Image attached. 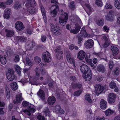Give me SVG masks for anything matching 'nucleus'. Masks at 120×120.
I'll return each instance as SVG.
<instances>
[{"label":"nucleus","instance_id":"nucleus-1","mask_svg":"<svg viewBox=\"0 0 120 120\" xmlns=\"http://www.w3.org/2000/svg\"><path fill=\"white\" fill-rule=\"evenodd\" d=\"M36 3L34 0H28L25 4V6L27 8L28 12L30 14H33L34 13L35 9L33 6H35Z\"/></svg>","mask_w":120,"mask_h":120},{"label":"nucleus","instance_id":"nucleus-2","mask_svg":"<svg viewBox=\"0 0 120 120\" xmlns=\"http://www.w3.org/2000/svg\"><path fill=\"white\" fill-rule=\"evenodd\" d=\"M61 14L59 19L60 23L63 26L65 25L68 19V15L66 13L64 12L63 10H61Z\"/></svg>","mask_w":120,"mask_h":120},{"label":"nucleus","instance_id":"nucleus-3","mask_svg":"<svg viewBox=\"0 0 120 120\" xmlns=\"http://www.w3.org/2000/svg\"><path fill=\"white\" fill-rule=\"evenodd\" d=\"M35 75L33 79L31 78V79L29 78L30 82H31V84L32 85H36V82L39 79V77H40L39 71H40L39 68L37 67L35 69Z\"/></svg>","mask_w":120,"mask_h":120},{"label":"nucleus","instance_id":"nucleus-4","mask_svg":"<svg viewBox=\"0 0 120 120\" xmlns=\"http://www.w3.org/2000/svg\"><path fill=\"white\" fill-rule=\"evenodd\" d=\"M77 23L75 25V29H72L70 30L71 33L74 34H76L78 33L81 28L80 25H82V23L79 19L78 18L77 19Z\"/></svg>","mask_w":120,"mask_h":120},{"label":"nucleus","instance_id":"nucleus-5","mask_svg":"<svg viewBox=\"0 0 120 120\" xmlns=\"http://www.w3.org/2000/svg\"><path fill=\"white\" fill-rule=\"evenodd\" d=\"M51 30L52 34L55 36H58L60 35L61 32V30L57 28L55 25L53 24H51Z\"/></svg>","mask_w":120,"mask_h":120},{"label":"nucleus","instance_id":"nucleus-6","mask_svg":"<svg viewBox=\"0 0 120 120\" xmlns=\"http://www.w3.org/2000/svg\"><path fill=\"white\" fill-rule=\"evenodd\" d=\"M42 59L45 62H50L51 59L50 55L48 51L44 52L42 56Z\"/></svg>","mask_w":120,"mask_h":120},{"label":"nucleus","instance_id":"nucleus-7","mask_svg":"<svg viewBox=\"0 0 120 120\" xmlns=\"http://www.w3.org/2000/svg\"><path fill=\"white\" fill-rule=\"evenodd\" d=\"M51 9H53L50 11V13L52 17H55L57 14V12L59 11V8L56 5H52L51 8Z\"/></svg>","mask_w":120,"mask_h":120},{"label":"nucleus","instance_id":"nucleus-8","mask_svg":"<svg viewBox=\"0 0 120 120\" xmlns=\"http://www.w3.org/2000/svg\"><path fill=\"white\" fill-rule=\"evenodd\" d=\"M80 68L81 72L83 74L87 73L88 72L91 71L88 66L85 64L81 65L80 66Z\"/></svg>","mask_w":120,"mask_h":120},{"label":"nucleus","instance_id":"nucleus-9","mask_svg":"<svg viewBox=\"0 0 120 120\" xmlns=\"http://www.w3.org/2000/svg\"><path fill=\"white\" fill-rule=\"evenodd\" d=\"M67 59L68 62L72 64L74 67H75V64L74 59L72 57L71 53H70L67 54Z\"/></svg>","mask_w":120,"mask_h":120},{"label":"nucleus","instance_id":"nucleus-10","mask_svg":"<svg viewBox=\"0 0 120 120\" xmlns=\"http://www.w3.org/2000/svg\"><path fill=\"white\" fill-rule=\"evenodd\" d=\"M95 88L94 92L98 95L102 92L104 89V87L103 86H102L99 84L95 85Z\"/></svg>","mask_w":120,"mask_h":120},{"label":"nucleus","instance_id":"nucleus-11","mask_svg":"<svg viewBox=\"0 0 120 120\" xmlns=\"http://www.w3.org/2000/svg\"><path fill=\"white\" fill-rule=\"evenodd\" d=\"M116 95L113 93H109L108 95V100L110 103H112L115 101V99L116 98Z\"/></svg>","mask_w":120,"mask_h":120},{"label":"nucleus","instance_id":"nucleus-12","mask_svg":"<svg viewBox=\"0 0 120 120\" xmlns=\"http://www.w3.org/2000/svg\"><path fill=\"white\" fill-rule=\"evenodd\" d=\"M55 51L56 53V56L58 59H60L62 58L63 53L60 47H57Z\"/></svg>","mask_w":120,"mask_h":120},{"label":"nucleus","instance_id":"nucleus-13","mask_svg":"<svg viewBox=\"0 0 120 120\" xmlns=\"http://www.w3.org/2000/svg\"><path fill=\"white\" fill-rule=\"evenodd\" d=\"M21 94L20 91H19V93L16 96V99L14 100V103L15 104H17L20 103L23 100L21 96Z\"/></svg>","mask_w":120,"mask_h":120},{"label":"nucleus","instance_id":"nucleus-14","mask_svg":"<svg viewBox=\"0 0 120 120\" xmlns=\"http://www.w3.org/2000/svg\"><path fill=\"white\" fill-rule=\"evenodd\" d=\"M7 79L9 80L12 81L15 78V76L13 72L10 70L8 71L6 73Z\"/></svg>","mask_w":120,"mask_h":120},{"label":"nucleus","instance_id":"nucleus-15","mask_svg":"<svg viewBox=\"0 0 120 120\" xmlns=\"http://www.w3.org/2000/svg\"><path fill=\"white\" fill-rule=\"evenodd\" d=\"M94 44V42L91 39H89L86 41L85 43V46L87 49L91 48Z\"/></svg>","mask_w":120,"mask_h":120},{"label":"nucleus","instance_id":"nucleus-16","mask_svg":"<svg viewBox=\"0 0 120 120\" xmlns=\"http://www.w3.org/2000/svg\"><path fill=\"white\" fill-rule=\"evenodd\" d=\"M15 27L19 30H22L25 28L22 23L20 21L17 22L15 23Z\"/></svg>","mask_w":120,"mask_h":120},{"label":"nucleus","instance_id":"nucleus-17","mask_svg":"<svg viewBox=\"0 0 120 120\" xmlns=\"http://www.w3.org/2000/svg\"><path fill=\"white\" fill-rule=\"evenodd\" d=\"M35 111V109L31 106H29L27 109H26L24 111L25 113L29 116L31 115V112H34Z\"/></svg>","mask_w":120,"mask_h":120},{"label":"nucleus","instance_id":"nucleus-18","mask_svg":"<svg viewBox=\"0 0 120 120\" xmlns=\"http://www.w3.org/2000/svg\"><path fill=\"white\" fill-rule=\"evenodd\" d=\"M113 13V11H109V14L105 16V19L106 20L110 21H112L114 20V17L112 15Z\"/></svg>","mask_w":120,"mask_h":120},{"label":"nucleus","instance_id":"nucleus-19","mask_svg":"<svg viewBox=\"0 0 120 120\" xmlns=\"http://www.w3.org/2000/svg\"><path fill=\"white\" fill-rule=\"evenodd\" d=\"M82 76L86 81H90L91 79L92 76L91 71L88 72L87 73L83 74Z\"/></svg>","mask_w":120,"mask_h":120},{"label":"nucleus","instance_id":"nucleus-20","mask_svg":"<svg viewBox=\"0 0 120 120\" xmlns=\"http://www.w3.org/2000/svg\"><path fill=\"white\" fill-rule=\"evenodd\" d=\"M85 53L82 50L79 51L77 55V58L80 60L83 59L85 56Z\"/></svg>","mask_w":120,"mask_h":120},{"label":"nucleus","instance_id":"nucleus-21","mask_svg":"<svg viewBox=\"0 0 120 120\" xmlns=\"http://www.w3.org/2000/svg\"><path fill=\"white\" fill-rule=\"evenodd\" d=\"M84 28H82L80 31V34L81 35L85 37H89L90 36V34H87L86 31L85 30Z\"/></svg>","mask_w":120,"mask_h":120},{"label":"nucleus","instance_id":"nucleus-22","mask_svg":"<svg viewBox=\"0 0 120 120\" xmlns=\"http://www.w3.org/2000/svg\"><path fill=\"white\" fill-rule=\"evenodd\" d=\"M111 49L112 51L113 55L114 56H116L119 52L118 49L115 45L111 46Z\"/></svg>","mask_w":120,"mask_h":120},{"label":"nucleus","instance_id":"nucleus-23","mask_svg":"<svg viewBox=\"0 0 120 120\" xmlns=\"http://www.w3.org/2000/svg\"><path fill=\"white\" fill-rule=\"evenodd\" d=\"M107 102L103 99H101L100 102V107L102 109H105L107 107Z\"/></svg>","mask_w":120,"mask_h":120},{"label":"nucleus","instance_id":"nucleus-24","mask_svg":"<svg viewBox=\"0 0 120 120\" xmlns=\"http://www.w3.org/2000/svg\"><path fill=\"white\" fill-rule=\"evenodd\" d=\"M102 38L105 42V43L103 45V46L105 48L107 47L109 45V38H107L106 36L105 35H103L102 36Z\"/></svg>","mask_w":120,"mask_h":120},{"label":"nucleus","instance_id":"nucleus-25","mask_svg":"<svg viewBox=\"0 0 120 120\" xmlns=\"http://www.w3.org/2000/svg\"><path fill=\"white\" fill-rule=\"evenodd\" d=\"M56 101V99L53 96L49 97L48 100V103L50 105H52L54 104Z\"/></svg>","mask_w":120,"mask_h":120},{"label":"nucleus","instance_id":"nucleus-26","mask_svg":"<svg viewBox=\"0 0 120 120\" xmlns=\"http://www.w3.org/2000/svg\"><path fill=\"white\" fill-rule=\"evenodd\" d=\"M10 85L11 88L13 90H15L18 88L17 84L15 82H11L10 83Z\"/></svg>","mask_w":120,"mask_h":120},{"label":"nucleus","instance_id":"nucleus-27","mask_svg":"<svg viewBox=\"0 0 120 120\" xmlns=\"http://www.w3.org/2000/svg\"><path fill=\"white\" fill-rule=\"evenodd\" d=\"M97 70L99 72L104 73L105 71V69L103 66L102 65H100L97 66Z\"/></svg>","mask_w":120,"mask_h":120},{"label":"nucleus","instance_id":"nucleus-28","mask_svg":"<svg viewBox=\"0 0 120 120\" xmlns=\"http://www.w3.org/2000/svg\"><path fill=\"white\" fill-rule=\"evenodd\" d=\"M40 8L44 20L45 22H46V18L45 9L42 6H40Z\"/></svg>","mask_w":120,"mask_h":120},{"label":"nucleus","instance_id":"nucleus-29","mask_svg":"<svg viewBox=\"0 0 120 120\" xmlns=\"http://www.w3.org/2000/svg\"><path fill=\"white\" fill-rule=\"evenodd\" d=\"M84 6L86 7V12L88 15H90L92 12V10L91 9L89 5L88 4H84Z\"/></svg>","mask_w":120,"mask_h":120},{"label":"nucleus","instance_id":"nucleus-30","mask_svg":"<svg viewBox=\"0 0 120 120\" xmlns=\"http://www.w3.org/2000/svg\"><path fill=\"white\" fill-rule=\"evenodd\" d=\"M37 94L41 99H45V94L42 90H40L39 92L37 93Z\"/></svg>","mask_w":120,"mask_h":120},{"label":"nucleus","instance_id":"nucleus-31","mask_svg":"<svg viewBox=\"0 0 120 120\" xmlns=\"http://www.w3.org/2000/svg\"><path fill=\"white\" fill-rule=\"evenodd\" d=\"M5 31L6 32V36L8 37L12 36L14 34V32L13 31H10L8 30H5Z\"/></svg>","mask_w":120,"mask_h":120},{"label":"nucleus","instance_id":"nucleus-32","mask_svg":"<svg viewBox=\"0 0 120 120\" xmlns=\"http://www.w3.org/2000/svg\"><path fill=\"white\" fill-rule=\"evenodd\" d=\"M104 20L103 19H101L98 20L97 24L99 26H103L104 24Z\"/></svg>","mask_w":120,"mask_h":120},{"label":"nucleus","instance_id":"nucleus-33","mask_svg":"<svg viewBox=\"0 0 120 120\" xmlns=\"http://www.w3.org/2000/svg\"><path fill=\"white\" fill-rule=\"evenodd\" d=\"M85 99L86 101L89 102H91L92 100L91 99L90 95L89 94H87L85 96Z\"/></svg>","mask_w":120,"mask_h":120},{"label":"nucleus","instance_id":"nucleus-34","mask_svg":"<svg viewBox=\"0 0 120 120\" xmlns=\"http://www.w3.org/2000/svg\"><path fill=\"white\" fill-rule=\"evenodd\" d=\"M114 111L110 109H109L106 110L105 111V114L106 116H109L112 114L113 113Z\"/></svg>","mask_w":120,"mask_h":120},{"label":"nucleus","instance_id":"nucleus-35","mask_svg":"<svg viewBox=\"0 0 120 120\" xmlns=\"http://www.w3.org/2000/svg\"><path fill=\"white\" fill-rule=\"evenodd\" d=\"M15 69L17 73L19 74L21 72V70L20 67L18 65H15Z\"/></svg>","mask_w":120,"mask_h":120},{"label":"nucleus","instance_id":"nucleus-36","mask_svg":"<svg viewBox=\"0 0 120 120\" xmlns=\"http://www.w3.org/2000/svg\"><path fill=\"white\" fill-rule=\"evenodd\" d=\"M95 4L99 7H101L103 5V3L101 0H96Z\"/></svg>","mask_w":120,"mask_h":120},{"label":"nucleus","instance_id":"nucleus-37","mask_svg":"<svg viewBox=\"0 0 120 120\" xmlns=\"http://www.w3.org/2000/svg\"><path fill=\"white\" fill-rule=\"evenodd\" d=\"M114 5L118 9H120V4L118 0H115Z\"/></svg>","mask_w":120,"mask_h":120},{"label":"nucleus","instance_id":"nucleus-38","mask_svg":"<svg viewBox=\"0 0 120 120\" xmlns=\"http://www.w3.org/2000/svg\"><path fill=\"white\" fill-rule=\"evenodd\" d=\"M6 94L7 98L9 99L10 97V94L9 90L8 87H6Z\"/></svg>","mask_w":120,"mask_h":120},{"label":"nucleus","instance_id":"nucleus-39","mask_svg":"<svg viewBox=\"0 0 120 120\" xmlns=\"http://www.w3.org/2000/svg\"><path fill=\"white\" fill-rule=\"evenodd\" d=\"M60 108V106L57 105H56L53 110V111L54 112H55L56 113H58L59 112V111Z\"/></svg>","mask_w":120,"mask_h":120},{"label":"nucleus","instance_id":"nucleus-40","mask_svg":"<svg viewBox=\"0 0 120 120\" xmlns=\"http://www.w3.org/2000/svg\"><path fill=\"white\" fill-rule=\"evenodd\" d=\"M17 39L19 41L22 42L25 41L26 40V39L25 38L22 36L17 37Z\"/></svg>","mask_w":120,"mask_h":120},{"label":"nucleus","instance_id":"nucleus-41","mask_svg":"<svg viewBox=\"0 0 120 120\" xmlns=\"http://www.w3.org/2000/svg\"><path fill=\"white\" fill-rule=\"evenodd\" d=\"M0 61L1 63L4 64H5L6 63L7 61L6 58L3 56L0 57Z\"/></svg>","mask_w":120,"mask_h":120},{"label":"nucleus","instance_id":"nucleus-42","mask_svg":"<svg viewBox=\"0 0 120 120\" xmlns=\"http://www.w3.org/2000/svg\"><path fill=\"white\" fill-rule=\"evenodd\" d=\"M34 60L35 62L37 64H39L40 62L41 61V58L38 57L36 56L34 57Z\"/></svg>","mask_w":120,"mask_h":120},{"label":"nucleus","instance_id":"nucleus-43","mask_svg":"<svg viewBox=\"0 0 120 120\" xmlns=\"http://www.w3.org/2000/svg\"><path fill=\"white\" fill-rule=\"evenodd\" d=\"M82 92V90H80L78 91H76L74 92V96H79Z\"/></svg>","mask_w":120,"mask_h":120},{"label":"nucleus","instance_id":"nucleus-44","mask_svg":"<svg viewBox=\"0 0 120 120\" xmlns=\"http://www.w3.org/2000/svg\"><path fill=\"white\" fill-rule=\"evenodd\" d=\"M116 86V83L113 82H111L109 84L110 88L112 89L115 88Z\"/></svg>","mask_w":120,"mask_h":120},{"label":"nucleus","instance_id":"nucleus-45","mask_svg":"<svg viewBox=\"0 0 120 120\" xmlns=\"http://www.w3.org/2000/svg\"><path fill=\"white\" fill-rule=\"evenodd\" d=\"M113 6L109 3H107L105 5V8L106 9H112Z\"/></svg>","mask_w":120,"mask_h":120},{"label":"nucleus","instance_id":"nucleus-46","mask_svg":"<svg viewBox=\"0 0 120 120\" xmlns=\"http://www.w3.org/2000/svg\"><path fill=\"white\" fill-rule=\"evenodd\" d=\"M44 112L45 113V115L46 116H49V115L50 113V112L49 111V109L47 108H46V109H45L44 111Z\"/></svg>","mask_w":120,"mask_h":120},{"label":"nucleus","instance_id":"nucleus-47","mask_svg":"<svg viewBox=\"0 0 120 120\" xmlns=\"http://www.w3.org/2000/svg\"><path fill=\"white\" fill-rule=\"evenodd\" d=\"M120 69L118 68H116L114 70V74L116 75H118L119 74Z\"/></svg>","mask_w":120,"mask_h":120},{"label":"nucleus","instance_id":"nucleus-48","mask_svg":"<svg viewBox=\"0 0 120 120\" xmlns=\"http://www.w3.org/2000/svg\"><path fill=\"white\" fill-rule=\"evenodd\" d=\"M103 30L104 32H108L109 30V28L108 26H104L103 27Z\"/></svg>","mask_w":120,"mask_h":120},{"label":"nucleus","instance_id":"nucleus-49","mask_svg":"<svg viewBox=\"0 0 120 120\" xmlns=\"http://www.w3.org/2000/svg\"><path fill=\"white\" fill-rule=\"evenodd\" d=\"M22 104L23 106L24 107H27L28 108L29 106H30L29 105V103L26 101H23L22 103Z\"/></svg>","mask_w":120,"mask_h":120},{"label":"nucleus","instance_id":"nucleus-50","mask_svg":"<svg viewBox=\"0 0 120 120\" xmlns=\"http://www.w3.org/2000/svg\"><path fill=\"white\" fill-rule=\"evenodd\" d=\"M74 1H71L69 4V7L71 9L74 8L75 7V5L74 4Z\"/></svg>","mask_w":120,"mask_h":120},{"label":"nucleus","instance_id":"nucleus-51","mask_svg":"<svg viewBox=\"0 0 120 120\" xmlns=\"http://www.w3.org/2000/svg\"><path fill=\"white\" fill-rule=\"evenodd\" d=\"M20 60L19 56L18 55H16L15 56V59L14 61L16 62H17Z\"/></svg>","mask_w":120,"mask_h":120},{"label":"nucleus","instance_id":"nucleus-52","mask_svg":"<svg viewBox=\"0 0 120 120\" xmlns=\"http://www.w3.org/2000/svg\"><path fill=\"white\" fill-rule=\"evenodd\" d=\"M11 12V9L8 8L6 9L4 11V13H7L10 14Z\"/></svg>","mask_w":120,"mask_h":120},{"label":"nucleus","instance_id":"nucleus-53","mask_svg":"<svg viewBox=\"0 0 120 120\" xmlns=\"http://www.w3.org/2000/svg\"><path fill=\"white\" fill-rule=\"evenodd\" d=\"M26 64L27 65L30 66L32 64V62L29 58H26Z\"/></svg>","mask_w":120,"mask_h":120},{"label":"nucleus","instance_id":"nucleus-54","mask_svg":"<svg viewBox=\"0 0 120 120\" xmlns=\"http://www.w3.org/2000/svg\"><path fill=\"white\" fill-rule=\"evenodd\" d=\"M82 85L80 84H75L73 85V88H77V87L78 88H80L81 87Z\"/></svg>","mask_w":120,"mask_h":120},{"label":"nucleus","instance_id":"nucleus-55","mask_svg":"<svg viewBox=\"0 0 120 120\" xmlns=\"http://www.w3.org/2000/svg\"><path fill=\"white\" fill-rule=\"evenodd\" d=\"M85 60L86 62L89 64H90L92 62V60L90 59L89 58H87V57H85Z\"/></svg>","mask_w":120,"mask_h":120},{"label":"nucleus","instance_id":"nucleus-56","mask_svg":"<svg viewBox=\"0 0 120 120\" xmlns=\"http://www.w3.org/2000/svg\"><path fill=\"white\" fill-rule=\"evenodd\" d=\"M13 1V0H7L5 3L7 5H10L12 4Z\"/></svg>","mask_w":120,"mask_h":120},{"label":"nucleus","instance_id":"nucleus-57","mask_svg":"<svg viewBox=\"0 0 120 120\" xmlns=\"http://www.w3.org/2000/svg\"><path fill=\"white\" fill-rule=\"evenodd\" d=\"M6 7L5 4L3 2H0V8L4 9Z\"/></svg>","mask_w":120,"mask_h":120},{"label":"nucleus","instance_id":"nucleus-58","mask_svg":"<svg viewBox=\"0 0 120 120\" xmlns=\"http://www.w3.org/2000/svg\"><path fill=\"white\" fill-rule=\"evenodd\" d=\"M37 118L38 120H45L44 117L40 115L38 116Z\"/></svg>","mask_w":120,"mask_h":120},{"label":"nucleus","instance_id":"nucleus-59","mask_svg":"<svg viewBox=\"0 0 120 120\" xmlns=\"http://www.w3.org/2000/svg\"><path fill=\"white\" fill-rule=\"evenodd\" d=\"M109 67L111 69H112L113 67V63L112 61H110L109 63Z\"/></svg>","mask_w":120,"mask_h":120},{"label":"nucleus","instance_id":"nucleus-60","mask_svg":"<svg viewBox=\"0 0 120 120\" xmlns=\"http://www.w3.org/2000/svg\"><path fill=\"white\" fill-rule=\"evenodd\" d=\"M20 6V4L18 3H17L15 4L14 7L15 9H16L19 8Z\"/></svg>","mask_w":120,"mask_h":120},{"label":"nucleus","instance_id":"nucleus-61","mask_svg":"<svg viewBox=\"0 0 120 120\" xmlns=\"http://www.w3.org/2000/svg\"><path fill=\"white\" fill-rule=\"evenodd\" d=\"M10 15L7 13H4V17L6 19L9 18L10 17Z\"/></svg>","mask_w":120,"mask_h":120},{"label":"nucleus","instance_id":"nucleus-62","mask_svg":"<svg viewBox=\"0 0 120 120\" xmlns=\"http://www.w3.org/2000/svg\"><path fill=\"white\" fill-rule=\"evenodd\" d=\"M96 79L97 80L101 81L102 80V78L101 76H98L96 77Z\"/></svg>","mask_w":120,"mask_h":120},{"label":"nucleus","instance_id":"nucleus-63","mask_svg":"<svg viewBox=\"0 0 120 120\" xmlns=\"http://www.w3.org/2000/svg\"><path fill=\"white\" fill-rule=\"evenodd\" d=\"M46 39V37L44 36H41V40L42 42L45 41Z\"/></svg>","mask_w":120,"mask_h":120},{"label":"nucleus","instance_id":"nucleus-64","mask_svg":"<svg viewBox=\"0 0 120 120\" xmlns=\"http://www.w3.org/2000/svg\"><path fill=\"white\" fill-rule=\"evenodd\" d=\"M105 118L102 116L101 117H98L96 119V120H105Z\"/></svg>","mask_w":120,"mask_h":120}]
</instances>
